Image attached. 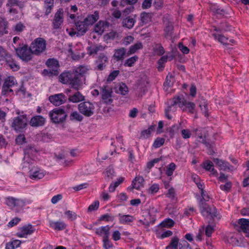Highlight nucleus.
Returning <instances> with one entry per match:
<instances>
[{"label":"nucleus","mask_w":249,"mask_h":249,"mask_svg":"<svg viewBox=\"0 0 249 249\" xmlns=\"http://www.w3.org/2000/svg\"><path fill=\"white\" fill-rule=\"evenodd\" d=\"M142 48V45L141 42H139L131 46L129 50L127 52V56L134 53L137 50Z\"/></svg>","instance_id":"nucleus-38"},{"label":"nucleus","mask_w":249,"mask_h":249,"mask_svg":"<svg viewBox=\"0 0 249 249\" xmlns=\"http://www.w3.org/2000/svg\"><path fill=\"white\" fill-rule=\"evenodd\" d=\"M144 178L142 176H137L132 181V188L139 190L141 187L143 186Z\"/></svg>","instance_id":"nucleus-31"},{"label":"nucleus","mask_w":249,"mask_h":249,"mask_svg":"<svg viewBox=\"0 0 249 249\" xmlns=\"http://www.w3.org/2000/svg\"><path fill=\"white\" fill-rule=\"evenodd\" d=\"M63 10L59 8L54 15L53 20V26L54 29L61 28V25L63 22Z\"/></svg>","instance_id":"nucleus-14"},{"label":"nucleus","mask_w":249,"mask_h":249,"mask_svg":"<svg viewBox=\"0 0 249 249\" xmlns=\"http://www.w3.org/2000/svg\"><path fill=\"white\" fill-rule=\"evenodd\" d=\"M103 247L105 249H109L112 247V245L110 243L108 240V237L107 235H104L103 238Z\"/></svg>","instance_id":"nucleus-52"},{"label":"nucleus","mask_w":249,"mask_h":249,"mask_svg":"<svg viewBox=\"0 0 249 249\" xmlns=\"http://www.w3.org/2000/svg\"><path fill=\"white\" fill-rule=\"evenodd\" d=\"M213 161L220 168V170L224 171L227 170L232 171L234 170L233 166H231L228 162L225 160L218 158H214Z\"/></svg>","instance_id":"nucleus-17"},{"label":"nucleus","mask_w":249,"mask_h":249,"mask_svg":"<svg viewBox=\"0 0 249 249\" xmlns=\"http://www.w3.org/2000/svg\"><path fill=\"white\" fill-rule=\"evenodd\" d=\"M49 115L52 122L55 124L65 122L67 117L65 109L61 107L54 108L49 112Z\"/></svg>","instance_id":"nucleus-4"},{"label":"nucleus","mask_w":249,"mask_h":249,"mask_svg":"<svg viewBox=\"0 0 249 249\" xmlns=\"http://www.w3.org/2000/svg\"><path fill=\"white\" fill-rule=\"evenodd\" d=\"M133 39L134 38L132 36H127L124 39L122 44L124 45L127 46L128 44H129L131 42H132Z\"/></svg>","instance_id":"nucleus-63"},{"label":"nucleus","mask_w":249,"mask_h":249,"mask_svg":"<svg viewBox=\"0 0 249 249\" xmlns=\"http://www.w3.org/2000/svg\"><path fill=\"white\" fill-rule=\"evenodd\" d=\"M5 203L8 207L16 212L21 211L25 205V202L24 200L12 196L7 197Z\"/></svg>","instance_id":"nucleus-6"},{"label":"nucleus","mask_w":249,"mask_h":249,"mask_svg":"<svg viewBox=\"0 0 249 249\" xmlns=\"http://www.w3.org/2000/svg\"><path fill=\"white\" fill-rule=\"evenodd\" d=\"M35 163V160L31 157H28L27 156H24L22 163V169L25 170H29V173H31V170H33L35 166H33Z\"/></svg>","instance_id":"nucleus-19"},{"label":"nucleus","mask_w":249,"mask_h":249,"mask_svg":"<svg viewBox=\"0 0 249 249\" xmlns=\"http://www.w3.org/2000/svg\"><path fill=\"white\" fill-rule=\"evenodd\" d=\"M21 243V241L19 240H13L12 241L6 243L5 249H15L19 247Z\"/></svg>","instance_id":"nucleus-36"},{"label":"nucleus","mask_w":249,"mask_h":249,"mask_svg":"<svg viewBox=\"0 0 249 249\" xmlns=\"http://www.w3.org/2000/svg\"><path fill=\"white\" fill-rule=\"evenodd\" d=\"M216 226V223L214 219H210L208 222V224L206 227L205 234L208 237H211L213 232L214 231V228Z\"/></svg>","instance_id":"nucleus-30"},{"label":"nucleus","mask_w":249,"mask_h":249,"mask_svg":"<svg viewBox=\"0 0 249 249\" xmlns=\"http://www.w3.org/2000/svg\"><path fill=\"white\" fill-rule=\"evenodd\" d=\"M164 138L158 137L155 140L153 146L156 148H159L164 144Z\"/></svg>","instance_id":"nucleus-49"},{"label":"nucleus","mask_w":249,"mask_h":249,"mask_svg":"<svg viewBox=\"0 0 249 249\" xmlns=\"http://www.w3.org/2000/svg\"><path fill=\"white\" fill-rule=\"evenodd\" d=\"M174 82V76L171 73H169L166 76V80L164 82V85L166 86L170 87H171Z\"/></svg>","instance_id":"nucleus-46"},{"label":"nucleus","mask_w":249,"mask_h":249,"mask_svg":"<svg viewBox=\"0 0 249 249\" xmlns=\"http://www.w3.org/2000/svg\"><path fill=\"white\" fill-rule=\"evenodd\" d=\"M186 100H185L182 95L176 96L170 101V103L169 106L165 110V117L169 120H171L172 118V116L169 114L170 111H175V106L178 105L179 107H182L186 104Z\"/></svg>","instance_id":"nucleus-3"},{"label":"nucleus","mask_w":249,"mask_h":249,"mask_svg":"<svg viewBox=\"0 0 249 249\" xmlns=\"http://www.w3.org/2000/svg\"><path fill=\"white\" fill-rule=\"evenodd\" d=\"M50 225L51 228L56 231L64 230L66 227V225L63 222L59 221L56 222L51 221L50 222Z\"/></svg>","instance_id":"nucleus-33"},{"label":"nucleus","mask_w":249,"mask_h":249,"mask_svg":"<svg viewBox=\"0 0 249 249\" xmlns=\"http://www.w3.org/2000/svg\"><path fill=\"white\" fill-rule=\"evenodd\" d=\"M175 224L174 221L172 219H165L162 221L158 226L160 228H170L174 226Z\"/></svg>","instance_id":"nucleus-39"},{"label":"nucleus","mask_w":249,"mask_h":249,"mask_svg":"<svg viewBox=\"0 0 249 249\" xmlns=\"http://www.w3.org/2000/svg\"><path fill=\"white\" fill-rule=\"evenodd\" d=\"M211 11L215 14L219 15H224L225 11L223 9H221L216 5H213L211 7Z\"/></svg>","instance_id":"nucleus-45"},{"label":"nucleus","mask_w":249,"mask_h":249,"mask_svg":"<svg viewBox=\"0 0 249 249\" xmlns=\"http://www.w3.org/2000/svg\"><path fill=\"white\" fill-rule=\"evenodd\" d=\"M30 177L31 178L34 179H40L44 177V172L37 167H34L33 170H31Z\"/></svg>","instance_id":"nucleus-26"},{"label":"nucleus","mask_w":249,"mask_h":249,"mask_svg":"<svg viewBox=\"0 0 249 249\" xmlns=\"http://www.w3.org/2000/svg\"><path fill=\"white\" fill-rule=\"evenodd\" d=\"M136 20L133 18L130 17L124 19L123 21V25L124 27H125L128 29L132 28Z\"/></svg>","instance_id":"nucleus-37"},{"label":"nucleus","mask_w":249,"mask_h":249,"mask_svg":"<svg viewBox=\"0 0 249 249\" xmlns=\"http://www.w3.org/2000/svg\"><path fill=\"white\" fill-rule=\"evenodd\" d=\"M26 139L23 135H19L16 139V142L18 144H22L25 142Z\"/></svg>","instance_id":"nucleus-60"},{"label":"nucleus","mask_w":249,"mask_h":249,"mask_svg":"<svg viewBox=\"0 0 249 249\" xmlns=\"http://www.w3.org/2000/svg\"><path fill=\"white\" fill-rule=\"evenodd\" d=\"M151 133L147 129L142 130L141 132L140 139H147L151 135Z\"/></svg>","instance_id":"nucleus-59"},{"label":"nucleus","mask_w":249,"mask_h":249,"mask_svg":"<svg viewBox=\"0 0 249 249\" xmlns=\"http://www.w3.org/2000/svg\"><path fill=\"white\" fill-rule=\"evenodd\" d=\"M178 126L177 125H173L171 127L168 129L169 135L170 138H173L174 136L175 132L178 130Z\"/></svg>","instance_id":"nucleus-57"},{"label":"nucleus","mask_w":249,"mask_h":249,"mask_svg":"<svg viewBox=\"0 0 249 249\" xmlns=\"http://www.w3.org/2000/svg\"><path fill=\"white\" fill-rule=\"evenodd\" d=\"M78 90H76V92L74 93L70 94L71 92V90L70 89H65V93L68 96V99L70 102L77 103L85 100V96Z\"/></svg>","instance_id":"nucleus-10"},{"label":"nucleus","mask_w":249,"mask_h":249,"mask_svg":"<svg viewBox=\"0 0 249 249\" xmlns=\"http://www.w3.org/2000/svg\"><path fill=\"white\" fill-rule=\"evenodd\" d=\"M203 168L207 170L210 171L212 168H213V164L210 160H206L204 161L203 163Z\"/></svg>","instance_id":"nucleus-56"},{"label":"nucleus","mask_w":249,"mask_h":249,"mask_svg":"<svg viewBox=\"0 0 249 249\" xmlns=\"http://www.w3.org/2000/svg\"><path fill=\"white\" fill-rule=\"evenodd\" d=\"M185 106H186L187 108H188L189 112L191 113H194V109L196 107V105L195 103L190 102L186 101V104Z\"/></svg>","instance_id":"nucleus-58"},{"label":"nucleus","mask_w":249,"mask_h":249,"mask_svg":"<svg viewBox=\"0 0 249 249\" xmlns=\"http://www.w3.org/2000/svg\"><path fill=\"white\" fill-rule=\"evenodd\" d=\"M199 106L200 107L201 110L204 114V116L207 117H208L209 114L208 113L207 104L206 103V102L204 100H203V102L199 104Z\"/></svg>","instance_id":"nucleus-47"},{"label":"nucleus","mask_w":249,"mask_h":249,"mask_svg":"<svg viewBox=\"0 0 249 249\" xmlns=\"http://www.w3.org/2000/svg\"><path fill=\"white\" fill-rule=\"evenodd\" d=\"M181 135L184 139H188L190 138L191 133L189 129H183L181 131Z\"/></svg>","instance_id":"nucleus-64"},{"label":"nucleus","mask_w":249,"mask_h":249,"mask_svg":"<svg viewBox=\"0 0 249 249\" xmlns=\"http://www.w3.org/2000/svg\"><path fill=\"white\" fill-rule=\"evenodd\" d=\"M99 13L96 11L94 12L93 14L88 15L84 21L89 26L93 24L99 19Z\"/></svg>","instance_id":"nucleus-27"},{"label":"nucleus","mask_w":249,"mask_h":249,"mask_svg":"<svg viewBox=\"0 0 249 249\" xmlns=\"http://www.w3.org/2000/svg\"><path fill=\"white\" fill-rule=\"evenodd\" d=\"M109 23L107 21L100 20L94 26V31L98 35H102L106 28H108Z\"/></svg>","instance_id":"nucleus-25"},{"label":"nucleus","mask_w":249,"mask_h":249,"mask_svg":"<svg viewBox=\"0 0 249 249\" xmlns=\"http://www.w3.org/2000/svg\"><path fill=\"white\" fill-rule=\"evenodd\" d=\"M14 80L13 77H8L5 79L2 87V93L3 95L6 94L8 92H13L11 88L15 85V81Z\"/></svg>","instance_id":"nucleus-16"},{"label":"nucleus","mask_w":249,"mask_h":249,"mask_svg":"<svg viewBox=\"0 0 249 249\" xmlns=\"http://www.w3.org/2000/svg\"><path fill=\"white\" fill-rule=\"evenodd\" d=\"M35 230V228L31 224H28L19 228L16 235L19 238H26L28 235L33 233Z\"/></svg>","instance_id":"nucleus-11"},{"label":"nucleus","mask_w":249,"mask_h":249,"mask_svg":"<svg viewBox=\"0 0 249 249\" xmlns=\"http://www.w3.org/2000/svg\"><path fill=\"white\" fill-rule=\"evenodd\" d=\"M105 49V47L102 46V45L98 44L88 47L87 51L88 52V53L91 55L93 54H97L99 51H104Z\"/></svg>","instance_id":"nucleus-29"},{"label":"nucleus","mask_w":249,"mask_h":249,"mask_svg":"<svg viewBox=\"0 0 249 249\" xmlns=\"http://www.w3.org/2000/svg\"><path fill=\"white\" fill-rule=\"evenodd\" d=\"M46 65L52 70L50 71L51 74L57 75L58 72L57 69L59 67L58 61L54 59H49L46 62Z\"/></svg>","instance_id":"nucleus-20"},{"label":"nucleus","mask_w":249,"mask_h":249,"mask_svg":"<svg viewBox=\"0 0 249 249\" xmlns=\"http://www.w3.org/2000/svg\"><path fill=\"white\" fill-rule=\"evenodd\" d=\"M179 249H192L189 244L186 241H183L179 244Z\"/></svg>","instance_id":"nucleus-62"},{"label":"nucleus","mask_w":249,"mask_h":249,"mask_svg":"<svg viewBox=\"0 0 249 249\" xmlns=\"http://www.w3.org/2000/svg\"><path fill=\"white\" fill-rule=\"evenodd\" d=\"M176 167V164L172 162L170 163L168 166L167 167V170L166 172V174L168 176H171L173 174V172L175 171Z\"/></svg>","instance_id":"nucleus-50"},{"label":"nucleus","mask_w":249,"mask_h":249,"mask_svg":"<svg viewBox=\"0 0 249 249\" xmlns=\"http://www.w3.org/2000/svg\"><path fill=\"white\" fill-rule=\"evenodd\" d=\"M70 119L71 121L81 122L83 119V116L77 111L72 112L70 115Z\"/></svg>","instance_id":"nucleus-40"},{"label":"nucleus","mask_w":249,"mask_h":249,"mask_svg":"<svg viewBox=\"0 0 249 249\" xmlns=\"http://www.w3.org/2000/svg\"><path fill=\"white\" fill-rule=\"evenodd\" d=\"M234 226L239 231L246 233V236L249 237V220L248 219H238L237 224Z\"/></svg>","instance_id":"nucleus-13"},{"label":"nucleus","mask_w":249,"mask_h":249,"mask_svg":"<svg viewBox=\"0 0 249 249\" xmlns=\"http://www.w3.org/2000/svg\"><path fill=\"white\" fill-rule=\"evenodd\" d=\"M148 84V81L147 76L144 75L140 79L138 80L137 85H138V88L141 91V94L142 96L145 93L146 90V86Z\"/></svg>","instance_id":"nucleus-24"},{"label":"nucleus","mask_w":249,"mask_h":249,"mask_svg":"<svg viewBox=\"0 0 249 249\" xmlns=\"http://www.w3.org/2000/svg\"><path fill=\"white\" fill-rule=\"evenodd\" d=\"M45 119L40 115H36L33 117L30 122V124L34 127L43 126L45 123Z\"/></svg>","instance_id":"nucleus-21"},{"label":"nucleus","mask_w":249,"mask_h":249,"mask_svg":"<svg viewBox=\"0 0 249 249\" xmlns=\"http://www.w3.org/2000/svg\"><path fill=\"white\" fill-rule=\"evenodd\" d=\"M101 94L103 100L107 99L111 97L112 89L107 86L104 85L101 88Z\"/></svg>","instance_id":"nucleus-34"},{"label":"nucleus","mask_w":249,"mask_h":249,"mask_svg":"<svg viewBox=\"0 0 249 249\" xmlns=\"http://www.w3.org/2000/svg\"><path fill=\"white\" fill-rule=\"evenodd\" d=\"M174 27L170 22H167L166 24L164 29V36L166 38L172 37L173 36Z\"/></svg>","instance_id":"nucleus-35"},{"label":"nucleus","mask_w":249,"mask_h":249,"mask_svg":"<svg viewBox=\"0 0 249 249\" xmlns=\"http://www.w3.org/2000/svg\"><path fill=\"white\" fill-rule=\"evenodd\" d=\"M108 60V57L105 53H100L95 61L97 69L99 71L103 70L106 67Z\"/></svg>","instance_id":"nucleus-15"},{"label":"nucleus","mask_w":249,"mask_h":249,"mask_svg":"<svg viewBox=\"0 0 249 249\" xmlns=\"http://www.w3.org/2000/svg\"><path fill=\"white\" fill-rule=\"evenodd\" d=\"M138 59V57L137 55L133 56L125 60L124 65V66L132 67Z\"/></svg>","instance_id":"nucleus-43"},{"label":"nucleus","mask_w":249,"mask_h":249,"mask_svg":"<svg viewBox=\"0 0 249 249\" xmlns=\"http://www.w3.org/2000/svg\"><path fill=\"white\" fill-rule=\"evenodd\" d=\"M25 28V26L21 22L17 23L14 27L13 30L15 32L20 33Z\"/></svg>","instance_id":"nucleus-53"},{"label":"nucleus","mask_w":249,"mask_h":249,"mask_svg":"<svg viewBox=\"0 0 249 249\" xmlns=\"http://www.w3.org/2000/svg\"><path fill=\"white\" fill-rule=\"evenodd\" d=\"M119 73H120V71L119 70H115V71H112L109 74V75L107 78V81L108 82L112 81L118 75Z\"/></svg>","instance_id":"nucleus-54"},{"label":"nucleus","mask_w":249,"mask_h":249,"mask_svg":"<svg viewBox=\"0 0 249 249\" xmlns=\"http://www.w3.org/2000/svg\"><path fill=\"white\" fill-rule=\"evenodd\" d=\"M73 71H65L59 76V81L64 84L70 85L75 90L81 88V83L78 79Z\"/></svg>","instance_id":"nucleus-2"},{"label":"nucleus","mask_w":249,"mask_h":249,"mask_svg":"<svg viewBox=\"0 0 249 249\" xmlns=\"http://www.w3.org/2000/svg\"><path fill=\"white\" fill-rule=\"evenodd\" d=\"M232 183L231 181H227L225 184L221 185L220 188L224 191L229 192L231 188Z\"/></svg>","instance_id":"nucleus-55"},{"label":"nucleus","mask_w":249,"mask_h":249,"mask_svg":"<svg viewBox=\"0 0 249 249\" xmlns=\"http://www.w3.org/2000/svg\"><path fill=\"white\" fill-rule=\"evenodd\" d=\"M194 131L196 132V135L198 136V137L201 139H203V135H204V129L202 128H197L195 129Z\"/></svg>","instance_id":"nucleus-61"},{"label":"nucleus","mask_w":249,"mask_h":249,"mask_svg":"<svg viewBox=\"0 0 249 249\" xmlns=\"http://www.w3.org/2000/svg\"><path fill=\"white\" fill-rule=\"evenodd\" d=\"M49 101L55 106H59L66 102L67 96L62 93L50 95L49 97Z\"/></svg>","instance_id":"nucleus-12"},{"label":"nucleus","mask_w":249,"mask_h":249,"mask_svg":"<svg viewBox=\"0 0 249 249\" xmlns=\"http://www.w3.org/2000/svg\"><path fill=\"white\" fill-rule=\"evenodd\" d=\"M12 127L18 132H22L27 126V118L24 115H20L13 120Z\"/></svg>","instance_id":"nucleus-9"},{"label":"nucleus","mask_w":249,"mask_h":249,"mask_svg":"<svg viewBox=\"0 0 249 249\" xmlns=\"http://www.w3.org/2000/svg\"><path fill=\"white\" fill-rule=\"evenodd\" d=\"M151 16L150 14L142 12L141 14V20L143 24H146L151 21Z\"/></svg>","instance_id":"nucleus-41"},{"label":"nucleus","mask_w":249,"mask_h":249,"mask_svg":"<svg viewBox=\"0 0 249 249\" xmlns=\"http://www.w3.org/2000/svg\"><path fill=\"white\" fill-rule=\"evenodd\" d=\"M124 56H128L126 49L122 47L115 50L113 57L117 61L123 60Z\"/></svg>","instance_id":"nucleus-23"},{"label":"nucleus","mask_w":249,"mask_h":249,"mask_svg":"<svg viewBox=\"0 0 249 249\" xmlns=\"http://www.w3.org/2000/svg\"><path fill=\"white\" fill-rule=\"evenodd\" d=\"M119 92L123 95H126L128 92V88L125 84L121 83L120 84L119 88Z\"/></svg>","instance_id":"nucleus-48"},{"label":"nucleus","mask_w":249,"mask_h":249,"mask_svg":"<svg viewBox=\"0 0 249 249\" xmlns=\"http://www.w3.org/2000/svg\"><path fill=\"white\" fill-rule=\"evenodd\" d=\"M46 48V41L45 39L38 37L35 39L30 45V49L32 53L36 55H39L45 51Z\"/></svg>","instance_id":"nucleus-5"},{"label":"nucleus","mask_w":249,"mask_h":249,"mask_svg":"<svg viewBox=\"0 0 249 249\" xmlns=\"http://www.w3.org/2000/svg\"><path fill=\"white\" fill-rule=\"evenodd\" d=\"M201 195L202 198L200 200L199 207L202 215L203 216H210L211 218L219 216V218H220L216 208L213 206H209L206 203V201L209 200V196L205 194V190H204V194L203 195L202 192H201Z\"/></svg>","instance_id":"nucleus-1"},{"label":"nucleus","mask_w":249,"mask_h":249,"mask_svg":"<svg viewBox=\"0 0 249 249\" xmlns=\"http://www.w3.org/2000/svg\"><path fill=\"white\" fill-rule=\"evenodd\" d=\"M16 52L21 60L25 62H28L32 59V51L30 47H28L27 45H24L22 47H18L16 49Z\"/></svg>","instance_id":"nucleus-7"},{"label":"nucleus","mask_w":249,"mask_h":249,"mask_svg":"<svg viewBox=\"0 0 249 249\" xmlns=\"http://www.w3.org/2000/svg\"><path fill=\"white\" fill-rule=\"evenodd\" d=\"M76 28L77 30V36L84 35L89 29V26L84 21H78L75 22Z\"/></svg>","instance_id":"nucleus-18"},{"label":"nucleus","mask_w":249,"mask_h":249,"mask_svg":"<svg viewBox=\"0 0 249 249\" xmlns=\"http://www.w3.org/2000/svg\"><path fill=\"white\" fill-rule=\"evenodd\" d=\"M24 156L28 157H33L37 152L35 146L32 145H27L24 149Z\"/></svg>","instance_id":"nucleus-32"},{"label":"nucleus","mask_w":249,"mask_h":249,"mask_svg":"<svg viewBox=\"0 0 249 249\" xmlns=\"http://www.w3.org/2000/svg\"><path fill=\"white\" fill-rule=\"evenodd\" d=\"M99 206V201L96 200L90 204L88 208V212H91L97 210Z\"/></svg>","instance_id":"nucleus-51"},{"label":"nucleus","mask_w":249,"mask_h":249,"mask_svg":"<svg viewBox=\"0 0 249 249\" xmlns=\"http://www.w3.org/2000/svg\"><path fill=\"white\" fill-rule=\"evenodd\" d=\"M94 106L90 102L85 101L78 106L79 112L86 117H90L94 113Z\"/></svg>","instance_id":"nucleus-8"},{"label":"nucleus","mask_w":249,"mask_h":249,"mask_svg":"<svg viewBox=\"0 0 249 249\" xmlns=\"http://www.w3.org/2000/svg\"><path fill=\"white\" fill-rule=\"evenodd\" d=\"M178 238L177 236L174 237L172 239L169 245L166 247V249H177L178 245Z\"/></svg>","instance_id":"nucleus-42"},{"label":"nucleus","mask_w":249,"mask_h":249,"mask_svg":"<svg viewBox=\"0 0 249 249\" xmlns=\"http://www.w3.org/2000/svg\"><path fill=\"white\" fill-rule=\"evenodd\" d=\"M8 22L6 19L0 17V36L8 33Z\"/></svg>","instance_id":"nucleus-28"},{"label":"nucleus","mask_w":249,"mask_h":249,"mask_svg":"<svg viewBox=\"0 0 249 249\" xmlns=\"http://www.w3.org/2000/svg\"><path fill=\"white\" fill-rule=\"evenodd\" d=\"M88 69L87 67L83 66H80L73 70V71L76 75L78 79L81 83V87L83 86L82 78L84 76L85 74L87 73Z\"/></svg>","instance_id":"nucleus-22"},{"label":"nucleus","mask_w":249,"mask_h":249,"mask_svg":"<svg viewBox=\"0 0 249 249\" xmlns=\"http://www.w3.org/2000/svg\"><path fill=\"white\" fill-rule=\"evenodd\" d=\"M213 36L215 39H217L219 42L223 44V45L227 44V42L228 40V38L224 36L221 34H213Z\"/></svg>","instance_id":"nucleus-44"}]
</instances>
